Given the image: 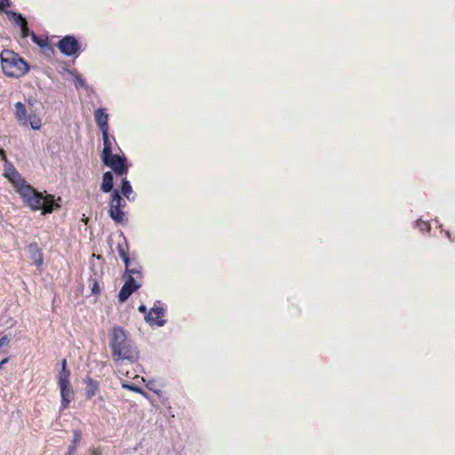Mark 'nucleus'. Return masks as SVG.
Instances as JSON below:
<instances>
[{"label": "nucleus", "instance_id": "9d476101", "mask_svg": "<svg viewBox=\"0 0 455 455\" xmlns=\"http://www.w3.org/2000/svg\"><path fill=\"white\" fill-rule=\"evenodd\" d=\"M94 119L96 124L100 131V132L109 131L108 126V119L109 116L107 113V109L104 108H100L94 110Z\"/></svg>", "mask_w": 455, "mask_h": 455}, {"label": "nucleus", "instance_id": "bb28decb", "mask_svg": "<svg viewBox=\"0 0 455 455\" xmlns=\"http://www.w3.org/2000/svg\"><path fill=\"white\" fill-rule=\"evenodd\" d=\"M90 282H92V293L95 295L99 294L100 292L99 282L94 278H91Z\"/></svg>", "mask_w": 455, "mask_h": 455}, {"label": "nucleus", "instance_id": "a211bd4d", "mask_svg": "<svg viewBox=\"0 0 455 455\" xmlns=\"http://www.w3.org/2000/svg\"><path fill=\"white\" fill-rule=\"evenodd\" d=\"M68 73L72 76L75 87L77 90L88 88L86 81L82 77V76L76 69H68Z\"/></svg>", "mask_w": 455, "mask_h": 455}, {"label": "nucleus", "instance_id": "0eeeda50", "mask_svg": "<svg viewBox=\"0 0 455 455\" xmlns=\"http://www.w3.org/2000/svg\"><path fill=\"white\" fill-rule=\"evenodd\" d=\"M123 278L124 279V283L117 296L120 303L125 302L132 293L139 290L142 286L143 280V278H136V276L125 275H123Z\"/></svg>", "mask_w": 455, "mask_h": 455}, {"label": "nucleus", "instance_id": "7ed1b4c3", "mask_svg": "<svg viewBox=\"0 0 455 455\" xmlns=\"http://www.w3.org/2000/svg\"><path fill=\"white\" fill-rule=\"evenodd\" d=\"M0 58L2 70L9 77H20L29 70V65L12 51H2Z\"/></svg>", "mask_w": 455, "mask_h": 455}, {"label": "nucleus", "instance_id": "cd10ccee", "mask_svg": "<svg viewBox=\"0 0 455 455\" xmlns=\"http://www.w3.org/2000/svg\"><path fill=\"white\" fill-rule=\"evenodd\" d=\"M20 33H21V36L23 38H26L28 36H30L31 37V32L28 27V23H26V25H24V27H20Z\"/></svg>", "mask_w": 455, "mask_h": 455}, {"label": "nucleus", "instance_id": "f704fd0d", "mask_svg": "<svg viewBox=\"0 0 455 455\" xmlns=\"http://www.w3.org/2000/svg\"><path fill=\"white\" fill-rule=\"evenodd\" d=\"M9 358L8 357H5L4 359H3L1 362H0V369L3 368V366L8 362Z\"/></svg>", "mask_w": 455, "mask_h": 455}, {"label": "nucleus", "instance_id": "f3484780", "mask_svg": "<svg viewBox=\"0 0 455 455\" xmlns=\"http://www.w3.org/2000/svg\"><path fill=\"white\" fill-rule=\"evenodd\" d=\"M85 395L87 399H92L99 391V382L87 377L85 379Z\"/></svg>", "mask_w": 455, "mask_h": 455}, {"label": "nucleus", "instance_id": "9b49d317", "mask_svg": "<svg viewBox=\"0 0 455 455\" xmlns=\"http://www.w3.org/2000/svg\"><path fill=\"white\" fill-rule=\"evenodd\" d=\"M103 140V149L101 152V157L106 156L113 153L114 146L118 147L116 138L109 134V131L101 132Z\"/></svg>", "mask_w": 455, "mask_h": 455}, {"label": "nucleus", "instance_id": "dca6fc26", "mask_svg": "<svg viewBox=\"0 0 455 455\" xmlns=\"http://www.w3.org/2000/svg\"><path fill=\"white\" fill-rule=\"evenodd\" d=\"M119 188L120 189L118 190L120 191L121 196H124L128 201H134L135 197L132 196L133 189L130 180H128L126 177L121 180Z\"/></svg>", "mask_w": 455, "mask_h": 455}, {"label": "nucleus", "instance_id": "58836bf2", "mask_svg": "<svg viewBox=\"0 0 455 455\" xmlns=\"http://www.w3.org/2000/svg\"><path fill=\"white\" fill-rule=\"evenodd\" d=\"M65 455H70V453L69 454H65Z\"/></svg>", "mask_w": 455, "mask_h": 455}, {"label": "nucleus", "instance_id": "f03ea898", "mask_svg": "<svg viewBox=\"0 0 455 455\" xmlns=\"http://www.w3.org/2000/svg\"><path fill=\"white\" fill-rule=\"evenodd\" d=\"M113 359L116 363H134L140 357L139 350L128 333L121 327H114L109 342Z\"/></svg>", "mask_w": 455, "mask_h": 455}, {"label": "nucleus", "instance_id": "f257e3e1", "mask_svg": "<svg viewBox=\"0 0 455 455\" xmlns=\"http://www.w3.org/2000/svg\"><path fill=\"white\" fill-rule=\"evenodd\" d=\"M23 204L31 211L42 210V215L52 213L60 207V199H56L53 195L46 192H39L26 180L15 188Z\"/></svg>", "mask_w": 455, "mask_h": 455}, {"label": "nucleus", "instance_id": "20e7f679", "mask_svg": "<svg viewBox=\"0 0 455 455\" xmlns=\"http://www.w3.org/2000/svg\"><path fill=\"white\" fill-rule=\"evenodd\" d=\"M126 206L125 199L120 195L118 189L113 190L108 204V215L116 224H122L125 220V212L123 209Z\"/></svg>", "mask_w": 455, "mask_h": 455}, {"label": "nucleus", "instance_id": "4c0bfd02", "mask_svg": "<svg viewBox=\"0 0 455 455\" xmlns=\"http://www.w3.org/2000/svg\"><path fill=\"white\" fill-rule=\"evenodd\" d=\"M148 387L150 389V390H153L156 394L159 395L160 394V390H156V389H153L151 387H149V386L148 385Z\"/></svg>", "mask_w": 455, "mask_h": 455}, {"label": "nucleus", "instance_id": "39448f33", "mask_svg": "<svg viewBox=\"0 0 455 455\" xmlns=\"http://www.w3.org/2000/svg\"><path fill=\"white\" fill-rule=\"evenodd\" d=\"M103 164L112 170L116 176L124 177L128 173L130 164L126 156L124 153H111L101 157Z\"/></svg>", "mask_w": 455, "mask_h": 455}, {"label": "nucleus", "instance_id": "5701e85b", "mask_svg": "<svg viewBox=\"0 0 455 455\" xmlns=\"http://www.w3.org/2000/svg\"><path fill=\"white\" fill-rule=\"evenodd\" d=\"M9 15L11 16L10 18L13 20V22L20 28L26 25L27 20L22 14L12 11L9 12Z\"/></svg>", "mask_w": 455, "mask_h": 455}, {"label": "nucleus", "instance_id": "4468645a", "mask_svg": "<svg viewBox=\"0 0 455 455\" xmlns=\"http://www.w3.org/2000/svg\"><path fill=\"white\" fill-rule=\"evenodd\" d=\"M61 396V406L67 408L74 397V392L70 383L59 385Z\"/></svg>", "mask_w": 455, "mask_h": 455}, {"label": "nucleus", "instance_id": "4be33fe9", "mask_svg": "<svg viewBox=\"0 0 455 455\" xmlns=\"http://www.w3.org/2000/svg\"><path fill=\"white\" fill-rule=\"evenodd\" d=\"M415 227L419 230L422 234H427L431 230V226L428 221L423 220L422 219H418L415 221Z\"/></svg>", "mask_w": 455, "mask_h": 455}, {"label": "nucleus", "instance_id": "2f4dec72", "mask_svg": "<svg viewBox=\"0 0 455 455\" xmlns=\"http://www.w3.org/2000/svg\"><path fill=\"white\" fill-rule=\"evenodd\" d=\"M138 310L139 312L144 314L145 315H147V313H148L147 307L143 304L139 306Z\"/></svg>", "mask_w": 455, "mask_h": 455}, {"label": "nucleus", "instance_id": "c9c22d12", "mask_svg": "<svg viewBox=\"0 0 455 455\" xmlns=\"http://www.w3.org/2000/svg\"><path fill=\"white\" fill-rule=\"evenodd\" d=\"M445 235H446V236H447L451 241H453V239L451 238V235L450 231H446V232H445Z\"/></svg>", "mask_w": 455, "mask_h": 455}, {"label": "nucleus", "instance_id": "a878e982", "mask_svg": "<svg viewBox=\"0 0 455 455\" xmlns=\"http://www.w3.org/2000/svg\"><path fill=\"white\" fill-rule=\"evenodd\" d=\"M70 371L69 370H61L59 373L58 382L59 385L70 383Z\"/></svg>", "mask_w": 455, "mask_h": 455}, {"label": "nucleus", "instance_id": "c85d7f7f", "mask_svg": "<svg viewBox=\"0 0 455 455\" xmlns=\"http://www.w3.org/2000/svg\"><path fill=\"white\" fill-rule=\"evenodd\" d=\"M10 343V338L7 335H4L0 338V349L4 347L8 346Z\"/></svg>", "mask_w": 455, "mask_h": 455}, {"label": "nucleus", "instance_id": "7c9ffc66", "mask_svg": "<svg viewBox=\"0 0 455 455\" xmlns=\"http://www.w3.org/2000/svg\"><path fill=\"white\" fill-rule=\"evenodd\" d=\"M11 6L10 0H0V10L3 11Z\"/></svg>", "mask_w": 455, "mask_h": 455}, {"label": "nucleus", "instance_id": "1a4fd4ad", "mask_svg": "<svg viewBox=\"0 0 455 455\" xmlns=\"http://www.w3.org/2000/svg\"><path fill=\"white\" fill-rule=\"evenodd\" d=\"M4 177L12 184L14 188L25 181L14 165L8 160H5L4 164Z\"/></svg>", "mask_w": 455, "mask_h": 455}, {"label": "nucleus", "instance_id": "423d86ee", "mask_svg": "<svg viewBox=\"0 0 455 455\" xmlns=\"http://www.w3.org/2000/svg\"><path fill=\"white\" fill-rule=\"evenodd\" d=\"M165 315L166 308L161 305L160 301H156L154 306L148 310V313L144 315V319L152 328L163 327L167 323L164 318Z\"/></svg>", "mask_w": 455, "mask_h": 455}, {"label": "nucleus", "instance_id": "e433bc0d", "mask_svg": "<svg viewBox=\"0 0 455 455\" xmlns=\"http://www.w3.org/2000/svg\"><path fill=\"white\" fill-rule=\"evenodd\" d=\"M100 451H98L97 450H93L91 453V455H100Z\"/></svg>", "mask_w": 455, "mask_h": 455}, {"label": "nucleus", "instance_id": "ddd939ff", "mask_svg": "<svg viewBox=\"0 0 455 455\" xmlns=\"http://www.w3.org/2000/svg\"><path fill=\"white\" fill-rule=\"evenodd\" d=\"M27 250L29 253L33 264L36 265L37 267H40L43 265L44 258L42 251L38 247L37 243H29L27 246Z\"/></svg>", "mask_w": 455, "mask_h": 455}, {"label": "nucleus", "instance_id": "6e6552de", "mask_svg": "<svg viewBox=\"0 0 455 455\" xmlns=\"http://www.w3.org/2000/svg\"><path fill=\"white\" fill-rule=\"evenodd\" d=\"M56 46L68 57L76 56L81 52V43L74 35H67L60 38Z\"/></svg>", "mask_w": 455, "mask_h": 455}, {"label": "nucleus", "instance_id": "2eb2a0df", "mask_svg": "<svg viewBox=\"0 0 455 455\" xmlns=\"http://www.w3.org/2000/svg\"><path fill=\"white\" fill-rule=\"evenodd\" d=\"M114 172L108 171L102 175L100 189L104 193H112L114 189Z\"/></svg>", "mask_w": 455, "mask_h": 455}, {"label": "nucleus", "instance_id": "b1692460", "mask_svg": "<svg viewBox=\"0 0 455 455\" xmlns=\"http://www.w3.org/2000/svg\"><path fill=\"white\" fill-rule=\"evenodd\" d=\"M29 121L31 128L35 131L39 130L42 126L41 119L36 114L32 113L27 117Z\"/></svg>", "mask_w": 455, "mask_h": 455}, {"label": "nucleus", "instance_id": "c756f323", "mask_svg": "<svg viewBox=\"0 0 455 455\" xmlns=\"http://www.w3.org/2000/svg\"><path fill=\"white\" fill-rule=\"evenodd\" d=\"M31 39L34 43H36V44H38L39 46H44V43H43V40L40 39L36 34L35 32H31Z\"/></svg>", "mask_w": 455, "mask_h": 455}, {"label": "nucleus", "instance_id": "f8f14e48", "mask_svg": "<svg viewBox=\"0 0 455 455\" xmlns=\"http://www.w3.org/2000/svg\"><path fill=\"white\" fill-rule=\"evenodd\" d=\"M124 273L125 275H133L136 278H143L142 267L136 260L131 259L124 262Z\"/></svg>", "mask_w": 455, "mask_h": 455}, {"label": "nucleus", "instance_id": "6ab92c4d", "mask_svg": "<svg viewBox=\"0 0 455 455\" xmlns=\"http://www.w3.org/2000/svg\"><path fill=\"white\" fill-rule=\"evenodd\" d=\"M15 116L20 123H22L25 125L27 124V109L25 105L20 101L15 104Z\"/></svg>", "mask_w": 455, "mask_h": 455}, {"label": "nucleus", "instance_id": "473e14b6", "mask_svg": "<svg viewBox=\"0 0 455 455\" xmlns=\"http://www.w3.org/2000/svg\"><path fill=\"white\" fill-rule=\"evenodd\" d=\"M0 157L4 164L5 163V160H8L5 155V151L3 148H0Z\"/></svg>", "mask_w": 455, "mask_h": 455}, {"label": "nucleus", "instance_id": "72a5a7b5", "mask_svg": "<svg viewBox=\"0 0 455 455\" xmlns=\"http://www.w3.org/2000/svg\"><path fill=\"white\" fill-rule=\"evenodd\" d=\"M61 370H68V368H67V360L66 359H63L61 361Z\"/></svg>", "mask_w": 455, "mask_h": 455}, {"label": "nucleus", "instance_id": "412c9836", "mask_svg": "<svg viewBox=\"0 0 455 455\" xmlns=\"http://www.w3.org/2000/svg\"><path fill=\"white\" fill-rule=\"evenodd\" d=\"M81 440V433L78 430L74 431V436L72 440V444L68 446V451L66 454L75 455L76 451V445Z\"/></svg>", "mask_w": 455, "mask_h": 455}, {"label": "nucleus", "instance_id": "aec40b11", "mask_svg": "<svg viewBox=\"0 0 455 455\" xmlns=\"http://www.w3.org/2000/svg\"><path fill=\"white\" fill-rule=\"evenodd\" d=\"M122 387L126 390L133 391L135 393L142 395L144 397L148 398L152 404H154V402L149 399L148 396V394L140 387L132 384V383H123Z\"/></svg>", "mask_w": 455, "mask_h": 455}, {"label": "nucleus", "instance_id": "393cba45", "mask_svg": "<svg viewBox=\"0 0 455 455\" xmlns=\"http://www.w3.org/2000/svg\"><path fill=\"white\" fill-rule=\"evenodd\" d=\"M124 244H125V247H124L123 244L118 243L117 248H116L118 254H119L120 258L122 259V260L124 261V263L130 259L129 254L127 252L128 245H127V243L125 240H124Z\"/></svg>", "mask_w": 455, "mask_h": 455}]
</instances>
